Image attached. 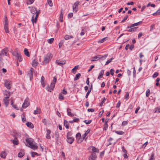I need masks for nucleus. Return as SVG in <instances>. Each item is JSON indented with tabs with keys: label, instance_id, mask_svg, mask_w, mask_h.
Returning <instances> with one entry per match:
<instances>
[{
	"label": "nucleus",
	"instance_id": "37998d69",
	"mask_svg": "<svg viewBox=\"0 0 160 160\" xmlns=\"http://www.w3.org/2000/svg\"><path fill=\"white\" fill-rule=\"evenodd\" d=\"M115 132L117 133L119 135H123L124 134V132L122 131H116Z\"/></svg>",
	"mask_w": 160,
	"mask_h": 160
},
{
	"label": "nucleus",
	"instance_id": "bf43d9fd",
	"mask_svg": "<svg viewBox=\"0 0 160 160\" xmlns=\"http://www.w3.org/2000/svg\"><path fill=\"white\" fill-rule=\"evenodd\" d=\"M156 112H160V107H158L156 108Z\"/></svg>",
	"mask_w": 160,
	"mask_h": 160
},
{
	"label": "nucleus",
	"instance_id": "3c124183",
	"mask_svg": "<svg viewBox=\"0 0 160 160\" xmlns=\"http://www.w3.org/2000/svg\"><path fill=\"white\" fill-rule=\"evenodd\" d=\"M91 92V89H89L88 91V92H87L86 95L85 97L86 98H87L88 97L89 95V94L90 92Z\"/></svg>",
	"mask_w": 160,
	"mask_h": 160
},
{
	"label": "nucleus",
	"instance_id": "7ed1b4c3",
	"mask_svg": "<svg viewBox=\"0 0 160 160\" xmlns=\"http://www.w3.org/2000/svg\"><path fill=\"white\" fill-rule=\"evenodd\" d=\"M52 57V55L51 53L47 54L44 57V60L43 61L44 63L46 64L48 63L51 59Z\"/></svg>",
	"mask_w": 160,
	"mask_h": 160
},
{
	"label": "nucleus",
	"instance_id": "ea45409f",
	"mask_svg": "<svg viewBox=\"0 0 160 160\" xmlns=\"http://www.w3.org/2000/svg\"><path fill=\"white\" fill-rule=\"evenodd\" d=\"M48 2L49 5V6L50 7H52L53 6V3L52 2L51 0H48Z\"/></svg>",
	"mask_w": 160,
	"mask_h": 160
},
{
	"label": "nucleus",
	"instance_id": "c9c22d12",
	"mask_svg": "<svg viewBox=\"0 0 160 160\" xmlns=\"http://www.w3.org/2000/svg\"><path fill=\"white\" fill-rule=\"evenodd\" d=\"M152 14L153 16L160 15V8L156 12L153 13Z\"/></svg>",
	"mask_w": 160,
	"mask_h": 160
},
{
	"label": "nucleus",
	"instance_id": "f704fd0d",
	"mask_svg": "<svg viewBox=\"0 0 160 160\" xmlns=\"http://www.w3.org/2000/svg\"><path fill=\"white\" fill-rule=\"evenodd\" d=\"M108 39L107 37L104 38L98 41V42L99 43H102L104 41Z\"/></svg>",
	"mask_w": 160,
	"mask_h": 160
},
{
	"label": "nucleus",
	"instance_id": "2f4dec72",
	"mask_svg": "<svg viewBox=\"0 0 160 160\" xmlns=\"http://www.w3.org/2000/svg\"><path fill=\"white\" fill-rule=\"evenodd\" d=\"M40 112L41 109L40 108H38L34 111V114H39L40 113Z\"/></svg>",
	"mask_w": 160,
	"mask_h": 160
},
{
	"label": "nucleus",
	"instance_id": "338daca9",
	"mask_svg": "<svg viewBox=\"0 0 160 160\" xmlns=\"http://www.w3.org/2000/svg\"><path fill=\"white\" fill-rule=\"evenodd\" d=\"M128 123V122L127 121H124L122 123V126H124Z\"/></svg>",
	"mask_w": 160,
	"mask_h": 160
},
{
	"label": "nucleus",
	"instance_id": "2eb2a0df",
	"mask_svg": "<svg viewBox=\"0 0 160 160\" xmlns=\"http://www.w3.org/2000/svg\"><path fill=\"white\" fill-rule=\"evenodd\" d=\"M38 64V61L35 59H34L32 62V65L33 67H36L37 66Z\"/></svg>",
	"mask_w": 160,
	"mask_h": 160
},
{
	"label": "nucleus",
	"instance_id": "f3484780",
	"mask_svg": "<svg viewBox=\"0 0 160 160\" xmlns=\"http://www.w3.org/2000/svg\"><path fill=\"white\" fill-rule=\"evenodd\" d=\"M24 151L23 150H21L18 153V156L19 158H22L24 155Z\"/></svg>",
	"mask_w": 160,
	"mask_h": 160
},
{
	"label": "nucleus",
	"instance_id": "864d4df0",
	"mask_svg": "<svg viewBox=\"0 0 160 160\" xmlns=\"http://www.w3.org/2000/svg\"><path fill=\"white\" fill-rule=\"evenodd\" d=\"M112 59H113V58H112L111 59H110L109 60H108L106 62V64H105V65H107V64H109V63H110L111 62L112 60Z\"/></svg>",
	"mask_w": 160,
	"mask_h": 160
},
{
	"label": "nucleus",
	"instance_id": "cd10ccee",
	"mask_svg": "<svg viewBox=\"0 0 160 160\" xmlns=\"http://www.w3.org/2000/svg\"><path fill=\"white\" fill-rule=\"evenodd\" d=\"M78 68V66H76L72 70V72L74 74H75L76 72V71Z\"/></svg>",
	"mask_w": 160,
	"mask_h": 160
},
{
	"label": "nucleus",
	"instance_id": "de8ad7c7",
	"mask_svg": "<svg viewBox=\"0 0 160 160\" xmlns=\"http://www.w3.org/2000/svg\"><path fill=\"white\" fill-rule=\"evenodd\" d=\"M92 120H89L88 121H87V120H85L84 121V122L87 124H88L90 123L91 122Z\"/></svg>",
	"mask_w": 160,
	"mask_h": 160
},
{
	"label": "nucleus",
	"instance_id": "680f3d73",
	"mask_svg": "<svg viewBox=\"0 0 160 160\" xmlns=\"http://www.w3.org/2000/svg\"><path fill=\"white\" fill-rule=\"evenodd\" d=\"M59 98L60 99L63 100L64 98L62 94H60L59 95Z\"/></svg>",
	"mask_w": 160,
	"mask_h": 160
},
{
	"label": "nucleus",
	"instance_id": "6e6552de",
	"mask_svg": "<svg viewBox=\"0 0 160 160\" xmlns=\"http://www.w3.org/2000/svg\"><path fill=\"white\" fill-rule=\"evenodd\" d=\"M8 52V50L7 49H4L0 52V54L4 57L5 56H7Z\"/></svg>",
	"mask_w": 160,
	"mask_h": 160
},
{
	"label": "nucleus",
	"instance_id": "e433bc0d",
	"mask_svg": "<svg viewBox=\"0 0 160 160\" xmlns=\"http://www.w3.org/2000/svg\"><path fill=\"white\" fill-rule=\"evenodd\" d=\"M17 59L19 62H21L22 61V58L21 55L19 54L17 56Z\"/></svg>",
	"mask_w": 160,
	"mask_h": 160
},
{
	"label": "nucleus",
	"instance_id": "0eeeda50",
	"mask_svg": "<svg viewBox=\"0 0 160 160\" xmlns=\"http://www.w3.org/2000/svg\"><path fill=\"white\" fill-rule=\"evenodd\" d=\"M57 81V78L56 77H54L53 78L52 81L50 85V88L52 89V90H53V88L55 87V85Z\"/></svg>",
	"mask_w": 160,
	"mask_h": 160
},
{
	"label": "nucleus",
	"instance_id": "5fc2aeb1",
	"mask_svg": "<svg viewBox=\"0 0 160 160\" xmlns=\"http://www.w3.org/2000/svg\"><path fill=\"white\" fill-rule=\"evenodd\" d=\"M103 101L101 102L100 104V106L101 107L102 106V104L104 103L105 101L106 100V98L105 97L103 98Z\"/></svg>",
	"mask_w": 160,
	"mask_h": 160
},
{
	"label": "nucleus",
	"instance_id": "052dcab7",
	"mask_svg": "<svg viewBox=\"0 0 160 160\" xmlns=\"http://www.w3.org/2000/svg\"><path fill=\"white\" fill-rule=\"evenodd\" d=\"M79 120V119L77 118H74L73 119V121L74 122H77Z\"/></svg>",
	"mask_w": 160,
	"mask_h": 160
},
{
	"label": "nucleus",
	"instance_id": "dca6fc26",
	"mask_svg": "<svg viewBox=\"0 0 160 160\" xmlns=\"http://www.w3.org/2000/svg\"><path fill=\"white\" fill-rule=\"evenodd\" d=\"M9 98H4L3 99V102L6 105V107H7L8 105L9 102Z\"/></svg>",
	"mask_w": 160,
	"mask_h": 160
},
{
	"label": "nucleus",
	"instance_id": "09e8293b",
	"mask_svg": "<svg viewBox=\"0 0 160 160\" xmlns=\"http://www.w3.org/2000/svg\"><path fill=\"white\" fill-rule=\"evenodd\" d=\"M31 156L32 157H33L35 156V155H37V156H38V153H37V152H32L31 153Z\"/></svg>",
	"mask_w": 160,
	"mask_h": 160
},
{
	"label": "nucleus",
	"instance_id": "473e14b6",
	"mask_svg": "<svg viewBox=\"0 0 160 160\" xmlns=\"http://www.w3.org/2000/svg\"><path fill=\"white\" fill-rule=\"evenodd\" d=\"M80 76L81 74L80 73H78L76 75L75 77L74 78V80L76 81L80 77Z\"/></svg>",
	"mask_w": 160,
	"mask_h": 160
},
{
	"label": "nucleus",
	"instance_id": "4468645a",
	"mask_svg": "<svg viewBox=\"0 0 160 160\" xmlns=\"http://www.w3.org/2000/svg\"><path fill=\"white\" fill-rule=\"evenodd\" d=\"M46 131L47 133L46 137L48 139H50L51 138V136L50 134L51 133V131L49 129H47Z\"/></svg>",
	"mask_w": 160,
	"mask_h": 160
},
{
	"label": "nucleus",
	"instance_id": "c756f323",
	"mask_svg": "<svg viewBox=\"0 0 160 160\" xmlns=\"http://www.w3.org/2000/svg\"><path fill=\"white\" fill-rule=\"evenodd\" d=\"M24 54L26 56L28 57H29L30 56L29 52L27 48H25L24 49Z\"/></svg>",
	"mask_w": 160,
	"mask_h": 160
},
{
	"label": "nucleus",
	"instance_id": "603ef678",
	"mask_svg": "<svg viewBox=\"0 0 160 160\" xmlns=\"http://www.w3.org/2000/svg\"><path fill=\"white\" fill-rule=\"evenodd\" d=\"M154 153H152L150 157V159L149 160H155V159L154 158Z\"/></svg>",
	"mask_w": 160,
	"mask_h": 160
},
{
	"label": "nucleus",
	"instance_id": "f257e3e1",
	"mask_svg": "<svg viewBox=\"0 0 160 160\" xmlns=\"http://www.w3.org/2000/svg\"><path fill=\"white\" fill-rule=\"evenodd\" d=\"M31 12L33 14H36L35 16L34 15L32 16L31 19L32 22L34 25V23H36L37 21V18L38 17V15L40 13L39 11H38L36 8L34 7H32L31 10Z\"/></svg>",
	"mask_w": 160,
	"mask_h": 160
},
{
	"label": "nucleus",
	"instance_id": "7c9ffc66",
	"mask_svg": "<svg viewBox=\"0 0 160 160\" xmlns=\"http://www.w3.org/2000/svg\"><path fill=\"white\" fill-rule=\"evenodd\" d=\"M64 126L66 127V128H68L69 126L68 125V122L66 120H64Z\"/></svg>",
	"mask_w": 160,
	"mask_h": 160
},
{
	"label": "nucleus",
	"instance_id": "b1692460",
	"mask_svg": "<svg viewBox=\"0 0 160 160\" xmlns=\"http://www.w3.org/2000/svg\"><path fill=\"white\" fill-rule=\"evenodd\" d=\"M4 98H9L10 97V94L9 92H8L7 91H5L4 92Z\"/></svg>",
	"mask_w": 160,
	"mask_h": 160
},
{
	"label": "nucleus",
	"instance_id": "f8f14e48",
	"mask_svg": "<svg viewBox=\"0 0 160 160\" xmlns=\"http://www.w3.org/2000/svg\"><path fill=\"white\" fill-rule=\"evenodd\" d=\"M32 68H31V69L28 72V75L30 79H32L33 78V72L32 71Z\"/></svg>",
	"mask_w": 160,
	"mask_h": 160
},
{
	"label": "nucleus",
	"instance_id": "bb28decb",
	"mask_svg": "<svg viewBox=\"0 0 160 160\" xmlns=\"http://www.w3.org/2000/svg\"><path fill=\"white\" fill-rule=\"evenodd\" d=\"M73 37L72 35H66L64 37V39L65 40H68L71 38H73Z\"/></svg>",
	"mask_w": 160,
	"mask_h": 160
},
{
	"label": "nucleus",
	"instance_id": "423d86ee",
	"mask_svg": "<svg viewBox=\"0 0 160 160\" xmlns=\"http://www.w3.org/2000/svg\"><path fill=\"white\" fill-rule=\"evenodd\" d=\"M29 99L28 98H26L22 105V107L23 108H26L29 105Z\"/></svg>",
	"mask_w": 160,
	"mask_h": 160
},
{
	"label": "nucleus",
	"instance_id": "49530a36",
	"mask_svg": "<svg viewBox=\"0 0 160 160\" xmlns=\"http://www.w3.org/2000/svg\"><path fill=\"white\" fill-rule=\"evenodd\" d=\"M129 96V94L128 92H127L126 93V95L125 96V98L126 100H128V99Z\"/></svg>",
	"mask_w": 160,
	"mask_h": 160
},
{
	"label": "nucleus",
	"instance_id": "aec40b11",
	"mask_svg": "<svg viewBox=\"0 0 160 160\" xmlns=\"http://www.w3.org/2000/svg\"><path fill=\"white\" fill-rule=\"evenodd\" d=\"M96 158V156L95 153H93L89 157V160H95Z\"/></svg>",
	"mask_w": 160,
	"mask_h": 160
},
{
	"label": "nucleus",
	"instance_id": "0e129e2a",
	"mask_svg": "<svg viewBox=\"0 0 160 160\" xmlns=\"http://www.w3.org/2000/svg\"><path fill=\"white\" fill-rule=\"evenodd\" d=\"M122 149L124 153H127V151L125 149L123 146L122 147Z\"/></svg>",
	"mask_w": 160,
	"mask_h": 160
},
{
	"label": "nucleus",
	"instance_id": "9b49d317",
	"mask_svg": "<svg viewBox=\"0 0 160 160\" xmlns=\"http://www.w3.org/2000/svg\"><path fill=\"white\" fill-rule=\"evenodd\" d=\"M79 2L78 1H77L75 2L73 6V8L74 11L76 12L77 11V7H78Z\"/></svg>",
	"mask_w": 160,
	"mask_h": 160
},
{
	"label": "nucleus",
	"instance_id": "c03bdc74",
	"mask_svg": "<svg viewBox=\"0 0 160 160\" xmlns=\"http://www.w3.org/2000/svg\"><path fill=\"white\" fill-rule=\"evenodd\" d=\"M108 127V125L107 123H105L104 125L103 130H106Z\"/></svg>",
	"mask_w": 160,
	"mask_h": 160
},
{
	"label": "nucleus",
	"instance_id": "72a5a7b5",
	"mask_svg": "<svg viewBox=\"0 0 160 160\" xmlns=\"http://www.w3.org/2000/svg\"><path fill=\"white\" fill-rule=\"evenodd\" d=\"M92 147V152L93 153L95 152H99V150L98 149H97L96 148L93 147Z\"/></svg>",
	"mask_w": 160,
	"mask_h": 160
},
{
	"label": "nucleus",
	"instance_id": "a878e982",
	"mask_svg": "<svg viewBox=\"0 0 160 160\" xmlns=\"http://www.w3.org/2000/svg\"><path fill=\"white\" fill-rule=\"evenodd\" d=\"M27 126L30 128H33L34 127L33 124L31 122H28L26 123Z\"/></svg>",
	"mask_w": 160,
	"mask_h": 160
},
{
	"label": "nucleus",
	"instance_id": "f03ea898",
	"mask_svg": "<svg viewBox=\"0 0 160 160\" xmlns=\"http://www.w3.org/2000/svg\"><path fill=\"white\" fill-rule=\"evenodd\" d=\"M26 141L28 144V147L32 149L35 150L37 149L38 147L32 139L27 138L26 139Z\"/></svg>",
	"mask_w": 160,
	"mask_h": 160
},
{
	"label": "nucleus",
	"instance_id": "20e7f679",
	"mask_svg": "<svg viewBox=\"0 0 160 160\" xmlns=\"http://www.w3.org/2000/svg\"><path fill=\"white\" fill-rule=\"evenodd\" d=\"M76 137L78 143H80L82 141V138L80 133H77L76 135Z\"/></svg>",
	"mask_w": 160,
	"mask_h": 160
},
{
	"label": "nucleus",
	"instance_id": "13d9d810",
	"mask_svg": "<svg viewBox=\"0 0 160 160\" xmlns=\"http://www.w3.org/2000/svg\"><path fill=\"white\" fill-rule=\"evenodd\" d=\"M4 56H3L2 55L0 54V62L1 63L2 62L3 58Z\"/></svg>",
	"mask_w": 160,
	"mask_h": 160
},
{
	"label": "nucleus",
	"instance_id": "c85d7f7f",
	"mask_svg": "<svg viewBox=\"0 0 160 160\" xmlns=\"http://www.w3.org/2000/svg\"><path fill=\"white\" fill-rule=\"evenodd\" d=\"M104 73V70H101L99 74V75L98 77V79H99L100 78H102V76L103 75Z\"/></svg>",
	"mask_w": 160,
	"mask_h": 160
},
{
	"label": "nucleus",
	"instance_id": "5701e85b",
	"mask_svg": "<svg viewBox=\"0 0 160 160\" xmlns=\"http://www.w3.org/2000/svg\"><path fill=\"white\" fill-rule=\"evenodd\" d=\"M7 155L6 153L5 152L2 151V152L0 153V157L2 158H5Z\"/></svg>",
	"mask_w": 160,
	"mask_h": 160
},
{
	"label": "nucleus",
	"instance_id": "4be33fe9",
	"mask_svg": "<svg viewBox=\"0 0 160 160\" xmlns=\"http://www.w3.org/2000/svg\"><path fill=\"white\" fill-rule=\"evenodd\" d=\"M71 109L70 108H68L67 109V114L70 116L73 117L74 116V115L71 112Z\"/></svg>",
	"mask_w": 160,
	"mask_h": 160
},
{
	"label": "nucleus",
	"instance_id": "4d7b16f0",
	"mask_svg": "<svg viewBox=\"0 0 160 160\" xmlns=\"http://www.w3.org/2000/svg\"><path fill=\"white\" fill-rule=\"evenodd\" d=\"M158 73L157 72H155L152 76L153 78H155L158 75Z\"/></svg>",
	"mask_w": 160,
	"mask_h": 160
},
{
	"label": "nucleus",
	"instance_id": "6ab92c4d",
	"mask_svg": "<svg viewBox=\"0 0 160 160\" xmlns=\"http://www.w3.org/2000/svg\"><path fill=\"white\" fill-rule=\"evenodd\" d=\"M142 22V21H140L137 23H135L134 24H132L130 27H128V28H131L132 27H135L136 26H138Z\"/></svg>",
	"mask_w": 160,
	"mask_h": 160
},
{
	"label": "nucleus",
	"instance_id": "412c9836",
	"mask_svg": "<svg viewBox=\"0 0 160 160\" xmlns=\"http://www.w3.org/2000/svg\"><path fill=\"white\" fill-rule=\"evenodd\" d=\"M11 141L14 145H17L18 144V140L16 138H15L13 140H11Z\"/></svg>",
	"mask_w": 160,
	"mask_h": 160
},
{
	"label": "nucleus",
	"instance_id": "a18cd8bd",
	"mask_svg": "<svg viewBox=\"0 0 160 160\" xmlns=\"http://www.w3.org/2000/svg\"><path fill=\"white\" fill-rule=\"evenodd\" d=\"M136 29V28H130L128 30V31L130 32H132L135 31Z\"/></svg>",
	"mask_w": 160,
	"mask_h": 160
},
{
	"label": "nucleus",
	"instance_id": "a19ab883",
	"mask_svg": "<svg viewBox=\"0 0 160 160\" xmlns=\"http://www.w3.org/2000/svg\"><path fill=\"white\" fill-rule=\"evenodd\" d=\"M150 91L149 89H148L146 92V95L147 97H148L150 94Z\"/></svg>",
	"mask_w": 160,
	"mask_h": 160
},
{
	"label": "nucleus",
	"instance_id": "6e6d98bb",
	"mask_svg": "<svg viewBox=\"0 0 160 160\" xmlns=\"http://www.w3.org/2000/svg\"><path fill=\"white\" fill-rule=\"evenodd\" d=\"M4 23H6H6H8V19H7V18L6 17V16H4Z\"/></svg>",
	"mask_w": 160,
	"mask_h": 160
},
{
	"label": "nucleus",
	"instance_id": "39448f33",
	"mask_svg": "<svg viewBox=\"0 0 160 160\" xmlns=\"http://www.w3.org/2000/svg\"><path fill=\"white\" fill-rule=\"evenodd\" d=\"M12 84V82L11 81L8 80H6L4 84L5 87L7 88L10 89L11 88Z\"/></svg>",
	"mask_w": 160,
	"mask_h": 160
},
{
	"label": "nucleus",
	"instance_id": "774afa93",
	"mask_svg": "<svg viewBox=\"0 0 160 160\" xmlns=\"http://www.w3.org/2000/svg\"><path fill=\"white\" fill-rule=\"evenodd\" d=\"M88 112H93L94 111V109L93 108H89L88 109Z\"/></svg>",
	"mask_w": 160,
	"mask_h": 160
},
{
	"label": "nucleus",
	"instance_id": "393cba45",
	"mask_svg": "<svg viewBox=\"0 0 160 160\" xmlns=\"http://www.w3.org/2000/svg\"><path fill=\"white\" fill-rule=\"evenodd\" d=\"M62 13L63 10L62 9L61 10V14L59 16L60 21L61 22H62L63 21V14Z\"/></svg>",
	"mask_w": 160,
	"mask_h": 160
},
{
	"label": "nucleus",
	"instance_id": "58836bf2",
	"mask_svg": "<svg viewBox=\"0 0 160 160\" xmlns=\"http://www.w3.org/2000/svg\"><path fill=\"white\" fill-rule=\"evenodd\" d=\"M53 41L54 38H52L48 40V43L50 44L52 43L53 42Z\"/></svg>",
	"mask_w": 160,
	"mask_h": 160
},
{
	"label": "nucleus",
	"instance_id": "8fccbe9b",
	"mask_svg": "<svg viewBox=\"0 0 160 160\" xmlns=\"http://www.w3.org/2000/svg\"><path fill=\"white\" fill-rule=\"evenodd\" d=\"M19 54H20L19 53H18V52H16V51H14L12 53V55L13 56H17Z\"/></svg>",
	"mask_w": 160,
	"mask_h": 160
},
{
	"label": "nucleus",
	"instance_id": "e2e57ef3",
	"mask_svg": "<svg viewBox=\"0 0 160 160\" xmlns=\"http://www.w3.org/2000/svg\"><path fill=\"white\" fill-rule=\"evenodd\" d=\"M94 67V65H92L90 66L89 69L88 70V72H90Z\"/></svg>",
	"mask_w": 160,
	"mask_h": 160
},
{
	"label": "nucleus",
	"instance_id": "79ce46f5",
	"mask_svg": "<svg viewBox=\"0 0 160 160\" xmlns=\"http://www.w3.org/2000/svg\"><path fill=\"white\" fill-rule=\"evenodd\" d=\"M34 1V0H28L27 4H31Z\"/></svg>",
	"mask_w": 160,
	"mask_h": 160
},
{
	"label": "nucleus",
	"instance_id": "69168bd1",
	"mask_svg": "<svg viewBox=\"0 0 160 160\" xmlns=\"http://www.w3.org/2000/svg\"><path fill=\"white\" fill-rule=\"evenodd\" d=\"M55 135L56 137L57 138H58L59 136V133H58V132H55Z\"/></svg>",
	"mask_w": 160,
	"mask_h": 160
},
{
	"label": "nucleus",
	"instance_id": "1a4fd4ad",
	"mask_svg": "<svg viewBox=\"0 0 160 160\" xmlns=\"http://www.w3.org/2000/svg\"><path fill=\"white\" fill-rule=\"evenodd\" d=\"M103 57V56L101 55H98L92 58V59L91 60L92 61H97L100 59H101Z\"/></svg>",
	"mask_w": 160,
	"mask_h": 160
},
{
	"label": "nucleus",
	"instance_id": "9d476101",
	"mask_svg": "<svg viewBox=\"0 0 160 160\" xmlns=\"http://www.w3.org/2000/svg\"><path fill=\"white\" fill-rule=\"evenodd\" d=\"M65 61L63 60L62 61H60L57 60L56 61V62L58 65L60 66H62L65 63Z\"/></svg>",
	"mask_w": 160,
	"mask_h": 160
},
{
	"label": "nucleus",
	"instance_id": "a211bd4d",
	"mask_svg": "<svg viewBox=\"0 0 160 160\" xmlns=\"http://www.w3.org/2000/svg\"><path fill=\"white\" fill-rule=\"evenodd\" d=\"M67 138L68 142L70 144H72L74 141V139L72 137H68Z\"/></svg>",
	"mask_w": 160,
	"mask_h": 160
},
{
	"label": "nucleus",
	"instance_id": "4c0bfd02",
	"mask_svg": "<svg viewBox=\"0 0 160 160\" xmlns=\"http://www.w3.org/2000/svg\"><path fill=\"white\" fill-rule=\"evenodd\" d=\"M11 104L12 106L15 108V109H16L17 110H18V108H17V107L16 105H14L13 104V101L12 100L11 101Z\"/></svg>",
	"mask_w": 160,
	"mask_h": 160
},
{
	"label": "nucleus",
	"instance_id": "ddd939ff",
	"mask_svg": "<svg viewBox=\"0 0 160 160\" xmlns=\"http://www.w3.org/2000/svg\"><path fill=\"white\" fill-rule=\"evenodd\" d=\"M8 27V23H4V29L6 33H8L9 32Z\"/></svg>",
	"mask_w": 160,
	"mask_h": 160
}]
</instances>
